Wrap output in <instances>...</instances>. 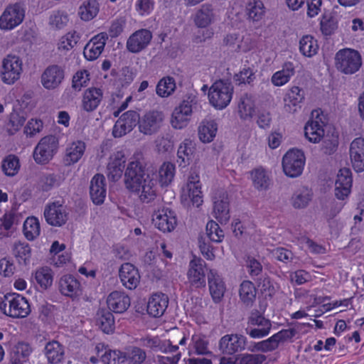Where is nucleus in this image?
I'll return each instance as SVG.
<instances>
[{"instance_id": "obj_1", "label": "nucleus", "mask_w": 364, "mask_h": 364, "mask_svg": "<svg viewBox=\"0 0 364 364\" xmlns=\"http://www.w3.org/2000/svg\"><path fill=\"white\" fill-rule=\"evenodd\" d=\"M141 159V153L134 154L125 171L124 182L129 191L135 193L141 201L149 203L156 196L157 182L154 176L145 173Z\"/></svg>"}, {"instance_id": "obj_2", "label": "nucleus", "mask_w": 364, "mask_h": 364, "mask_svg": "<svg viewBox=\"0 0 364 364\" xmlns=\"http://www.w3.org/2000/svg\"><path fill=\"white\" fill-rule=\"evenodd\" d=\"M0 310L6 316L14 318H26L31 312L28 300L16 293L4 295L0 303Z\"/></svg>"}, {"instance_id": "obj_3", "label": "nucleus", "mask_w": 364, "mask_h": 364, "mask_svg": "<svg viewBox=\"0 0 364 364\" xmlns=\"http://www.w3.org/2000/svg\"><path fill=\"white\" fill-rule=\"evenodd\" d=\"M26 6L22 2L9 4L0 14V31L7 32L19 26L26 16Z\"/></svg>"}, {"instance_id": "obj_4", "label": "nucleus", "mask_w": 364, "mask_h": 364, "mask_svg": "<svg viewBox=\"0 0 364 364\" xmlns=\"http://www.w3.org/2000/svg\"><path fill=\"white\" fill-rule=\"evenodd\" d=\"M233 87L224 80L215 81L209 88L208 97L210 104L216 109H225L232 98Z\"/></svg>"}, {"instance_id": "obj_5", "label": "nucleus", "mask_w": 364, "mask_h": 364, "mask_svg": "<svg viewBox=\"0 0 364 364\" xmlns=\"http://www.w3.org/2000/svg\"><path fill=\"white\" fill-rule=\"evenodd\" d=\"M23 72V60L19 55L8 54L3 58L1 80L4 84L9 85L15 84L21 79Z\"/></svg>"}, {"instance_id": "obj_6", "label": "nucleus", "mask_w": 364, "mask_h": 364, "mask_svg": "<svg viewBox=\"0 0 364 364\" xmlns=\"http://www.w3.org/2000/svg\"><path fill=\"white\" fill-rule=\"evenodd\" d=\"M336 66L346 75H352L359 70L362 65V58L358 51L351 48L338 50L335 56Z\"/></svg>"}, {"instance_id": "obj_7", "label": "nucleus", "mask_w": 364, "mask_h": 364, "mask_svg": "<svg viewBox=\"0 0 364 364\" xmlns=\"http://www.w3.org/2000/svg\"><path fill=\"white\" fill-rule=\"evenodd\" d=\"M306 162L304 153L298 149H291L282 157V169L289 178H296L301 175Z\"/></svg>"}, {"instance_id": "obj_8", "label": "nucleus", "mask_w": 364, "mask_h": 364, "mask_svg": "<svg viewBox=\"0 0 364 364\" xmlns=\"http://www.w3.org/2000/svg\"><path fill=\"white\" fill-rule=\"evenodd\" d=\"M59 141L56 136L48 135L43 137L33 150V159L38 164L48 163L56 154Z\"/></svg>"}, {"instance_id": "obj_9", "label": "nucleus", "mask_w": 364, "mask_h": 364, "mask_svg": "<svg viewBox=\"0 0 364 364\" xmlns=\"http://www.w3.org/2000/svg\"><path fill=\"white\" fill-rule=\"evenodd\" d=\"M202 185L200 177L196 173H191L187 182L181 188V200L184 202H191L193 206L198 208L203 203Z\"/></svg>"}, {"instance_id": "obj_10", "label": "nucleus", "mask_w": 364, "mask_h": 364, "mask_svg": "<svg viewBox=\"0 0 364 364\" xmlns=\"http://www.w3.org/2000/svg\"><path fill=\"white\" fill-rule=\"evenodd\" d=\"M193 114V100H184L176 107L171 114V124L175 129H182L188 126Z\"/></svg>"}, {"instance_id": "obj_11", "label": "nucleus", "mask_w": 364, "mask_h": 364, "mask_svg": "<svg viewBox=\"0 0 364 364\" xmlns=\"http://www.w3.org/2000/svg\"><path fill=\"white\" fill-rule=\"evenodd\" d=\"M126 161V154L123 149L117 148L111 153L107 166V175L109 180L117 181L121 178Z\"/></svg>"}, {"instance_id": "obj_12", "label": "nucleus", "mask_w": 364, "mask_h": 364, "mask_svg": "<svg viewBox=\"0 0 364 364\" xmlns=\"http://www.w3.org/2000/svg\"><path fill=\"white\" fill-rule=\"evenodd\" d=\"M43 215L46 223L54 227H61L68 220L67 208L59 201L47 204L44 209Z\"/></svg>"}, {"instance_id": "obj_13", "label": "nucleus", "mask_w": 364, "mask_h": 364, "mask_svg": "<svg viewBox=\"0 0 364 364\" xmlns=\"http://www.w3.org/2000/svg\"><path fill=\"white\" fill-rule=\"evenodd\" d=\"M152 223L154 227L160 231L170 232L175 229L177 220L173 211L163 207L154 211L152 215Z\"/></svg>"}, {"instance_id": "obj_14", "label": "nucleus", "mask_w": 364, "mask_h": 364, "mask_svg": "<svg viewBox=\"0 0 364 364\" xmlns=\"http://www.w3.org/2000/svg\"><path fill=\"white\" fill-rule=\"evenodd\" d=\"M65 78L64 69L58 65L48 66L41 75V83L47 90H54L60 87Z\"/></svg>"}, {"instance_id": "obj_15", "label": "nucleus", "mask_w": 364, "mask_h": 364, "mask_svg": "<svg viewBox=\"0 0 364 364\" xmlns=\"http://www.w3.org/2000/svg\"><path fill=\"white\" fill-rule=\"evenodd\" d=\"M163 121L164 114L161 112L149 111L141 117H139V130L144 134L151 135L158 132Z\"/></svg>"}, {"instance_id": "obj_16", "label": "nucleus", "mask_w": 364, "mask_h": 364, "mask_svg": "<svg viewBox=\"0 0 364 364\" xmlns=\"http://www.w3.org/2000/svg\"><path fill=\"white\" fill-rule=\"evenodd\" d=\"M248 326H254L247 333L252 338H261L267 336L271 330L272 323L257 311H252L248 318Z\"/></svg>"}, {"instance_id": "obj_17", "label": "nucleus", "mask_w": 364, "mask_h": 364, "mask_svg": "<svg viewBox=\"0 0 364 364\" xmlns=\"http://www.w3.org/2000/svg\"><path fill=\"white\" fill-rule=\"evenodd\" d=\"M247 338L242 334H227L223 336L219 342V348L221 352L227 355H233L235 353L245 349Z\"/></svg>"}, {"instance_id": "obj_18", "label": "nucleus", "mask_w": 364, "mask_h": 364, "mask_svg": "<svg viewBox=\"0 0 364 364\" xmlns=\"http://www.w3.org/2000/svg\"><path fill=\"white\" fill-rule=\"evenodd\" d=\"M138 120L139 114L135 111L129 110L122 114L113 127V136L119 138L130 132L138 123Z\"/></svg>"}, {"instance_id": "obj_19", "label": "nucleus", "mask_w": 364, "mask_h": 364, "mask_svg": "<svg viewBox=\"0 0 364 364\" xmlns=\"http://www.w3.org/2000/svg\"><path fill=\"white\" fill-rule=\"evenodd\" d=\"M205 263L198 257H194L189 262L187 277L190 284L196 288L205 285Z\"/></svg>"}, {"instance_id": "obj_20", "label": "nucleus", "mask_w": 364, "mask_h": 364, "mask_svg": "<svg viewBox=\"0 0 364 364\" xmlns=\"http://www.w3.org/2000/svg\"><path fill=\"white\" fill-rule=\"evenodd\" d=\"M324 122L322 117L316 112H312V117L306 122L304 127V135L309 141L317 144L325 136Z\"/></svg>"}, {"instance_id": "obj_21", "label": "nucleus", "mask_w": 364, "mask_h": 364, "mask_svg": "<svg viewBox=\"0 0 364 364\" xmlns=\"http://www.w3.org/2000/svg\"><path fill=\"white\" fill-rule=\"evenodd\" d=\"M108 35L105 32L100 33L93 36L85 45L83 55L87 60L97 59L105 49Z\"/></svg>"}, {"instance_id": "obj_22", "label": "nucleus", "mask_w": 364, "mask_h": 364, "mask_svg": "<svg viewBox=\"0 0 364 364\" xmlns=\"http://www.w3.org/2000/svg\"><path fill=\"white\" fill-rule=\"evenodd\" d=\"M294 335L295 331L294 329H283L274 334L268 339L257 343L255 348L263 352L273 350L278 347L279 343L291 339Z\"/></svg>"}, {"instance_id": "obj_23", "label": "nucleus", "mask_w": 364, "mask_h": 364, "mask_svg": "<svg viewBox=\"0 0 364 364\" xmlns=\"http://www.w3.org/2000/svg\"><path fill=\"white\" fill-rule=\"evenodd\" d=\"M192 19L197 28H205L216 21L217 15L211 4H204L192 15Z\"/></svg>"}, {"instance_id": "obj_24", "label": "nucleus", "mask_w": 364, "mask_h": 364, "mask_svg": "<svg viewBox=\"0 0 364 364\" xmlns=\"http://www.w3.org/2000/svg\"><path fill=\"white\" fill-rule=\"evenodd\" d=\"M152 33L147 29H139L132 33L127 41V50L137 53L144 50L150 43Z\"/></svg>"}, {"instance_id": "obj_25", "label": "nucleus", "mask_w": 364, "mask_h": 364, "mask_svg": "<svg viewBox=\"0 0 364 364\" xmlns=\"http://www.w3.org/2000/svg\"><path fill=\"white\" fill-rule=\"evenodd\" d=\"M179 166L186 167L197 160L196 144L191 139H185L179 145L177 151Z\"/></svg>"}, {"instance_id": "obj_26", "label": "nucleus", "mask_w": 364, "mask_h": 364, "mask_svg": "<svg viewBox=\"0 0 364 364\" xmlns=\"http://www.w3.org/2000/svg\"><path fill=\"white\" fill-rule=\"evenodd\" d=\"M106 303L109 311L122 314L130 306L131 300L124 291H114L107 296Z\"/></svg>"}, {"instance_id": "obj_27", "label": "nucleus", "mask_w": 364, "mask_h": 364, "mask_svg": "<svg viewBox=\"0 0 364 364\" xmlns=\"http://www.w3.org/2000/svg\"><path fill=\"white\" fill-rule=\"evenodd\" d=\"M352 181L350 169H340L335 182V196L338 199L344 200L349 196L351 191Z\"/></svg>"}, {"instance_id": "obj_28", "label": "nucleus", "mask_w": 364, "mask_h": 364, "mask_svg": "<svg viewBox=\"0 0 364 364\" xmlns=\"http://www.w3.org/2000/svg\"><path fill=\"white\" fill-rule=\"evenodd\" d=\"M223 44L230 50L246 53L251 50L250 40L239 33L233 31L227 33L223 38Z\"/></svg>"}, {"instance_id": "obj_29", "label": "nucleus", "mask_w": 364, "mask_h": 364, "mask_svg": "<svg viewBox=\"0 0 364 364\" xmlns=\"http://www.w3.org/2000/svg\"><path fill=\"white\" fill-rule=\"evenodd\" d=\"M213 215L221 224L226 223L230 218L228 196L220 193L213 198Z\"/></svg>"}, {"instance_id": "obj_30", "label": "nucleus", "mask_w": 364, "mask_h": 364, "mask_svg": "<svg viewBox=\"0 0 364 364\" xmlns=\"http://www.w3.org/2000/svg\"><path fill=\"white\" fill-rule=\"evenodd\" d=\"M119 277L122 285L128 289H134L140 282L138 269L130 263L122 264L119 270Z\"/></svg>"}, {"instance_id": "obj_31", "label": "nucleus", "mask_w": 364, "mask_h": 364, "mask_svg": "<svg viewBox=\"0 0 364 364\" xmlns=\"http://www.w3.org/2000/svg\"><path fill=\"white\" fill-rule=\"evenodd\" d=\"M86 149V144L82 140H75L67 144L65 149L63 163L65 166H71L77 163Z\"/></svg>"}, {"instance_id": "obj_32", "label": "nucleus", "mask_w": 364, "mask_h": 364, "mask_svg": "<svg viewBox=\"0 0 364 364\" xmlns=\"http://www.w3.org/2000/svg\"><path fill=\"white\" fill-rule=\"evenodd\" d=\"M208 287L211 297L215 303L220 302L224 296L226 287L222 277L214 269L208 274Z\"/></svg>"}, {"instance_id": "obj_33", "label": "nucleus", "mask_w": 364, "mask_h": 364, "mask_svg": "<svg viewBox=\"0 0 364 364\" xmlns=\"http://www.w3.org/2000/svg\"><path fill=\"white\" fill-rule=\"evenodd\" d=\"M90 194L92 202L96 205L103 203L106 198L105 178L102 174H96L90 181Z\"/></svg>"}, {"instance_id": "obj_34", "label": "nucleus", "mask_w": 364, "mask_h": 364, "mask_svg": "<svg viewBox=\"0 0 364 364\" xmlns=\"http://www.w3.org/2000/svg\"><path fill=\"white\" fill-rule=\"evenodd\" d=\"M350 157L354 169L357 172L364 171V139L358 137L350 144Z\"/></svg>"}, {"instance_id": "obj_35", "label": "nucleus", "mask_w": 364, "mask_h": 364, "mask_svg": "<svg viewBox=\"0 0 364 364\" xmlns=\"http://www.w3.org/2000/svg\"><path fill=\"white\" fill-rule=\"evenodd\" d=\"M60 293L70 298H75L82 294V287L80 282L72 275H64L59 280Z\"/></svg>"}, {"instance_id": "obj_36", "label": "nucleus", "mask_w": 364, "mask_h": 364, "mask_svg": "<svg viewBox=\"0 0 364 364\" xmlns=\"http://www.w3.org/2000/svg\"><path fill=\"white\" fill-rule=\"evenodd\" d=\"M102 98L103 92L101 89L97 87L88 88L82 95V108L86 112H92L98 107Z\"/></svg>"}, {"instance_id": "obj_37", "label": "nucleus", "mask_w": 364, "mask_h": 364, "mask_svg": "<svg viewBox=\"0 0 364 364\" xmlns=\"http://www.w3.org/2000/svg\"><path fill=\"white\" fill-rule=\"evenodd\" d=\"M140 345L144 348L164 353H174L178 349V346H173L169 340L161 341L158 337H143L140 339Z\"/></svg>"}, {"instance_id": "obj_38", "label": "nucleus", "mask_w": 364, "mask_h": 364, "mask_svg": "<svg viewBox=\"0 0 364 364\" xmlns=\"http://www.w3.org/2000/svg\"><path fill=\"white\" fill-rule=\"evenodd\" d=\"M168 304V296L162 293L153 294L147 304V312L153 317H159L164 314Z\"/></svg>"}, {"instance_id": "obj_39", "label": "nucleus", "mask_w": 364, "mask_h": 364, "mask_svg": "<svg viewBox=\"0 0 364 364\" xmlns=\"http://www.w3.org/2000/svg\"><path fill=\"white\" fill-rule=\"evenodd\" d=\"M218 132V124L214 119H205L198 127V135L200 141L204 144L210 143L214 140Z\"/></svg>"}, {"instance_id": "obj_40", "label": "nucleus", "mask_w": 364, "mask_h": 364, "mask_svg": "<svg viewBox=\"0 0 364 364\" xmlns=\"http://www.w3.org/2000/svg\"><path fill=\"white\" fill-rule=\"evenodd\" d=\"M295 65L292 62H285L282 69L275 72L271 77V82L276 87H282L287 84L295 75Z\"/></svg>"}, {"instance_id": "obj_41", "label": "nucleus", "mask_w": 364, "mask_h": 364, "mask_svg": "<svg viewBox=\"0 0 364 364\" xmlns=\"http://www.w3.org/2000/svg\"><path fill=\"white\" fill-rule=\"evenodd\" d=\"M304 91L298 86L291 87L284 97V108L289 112L294 113L297 110L299 105L304 100Z\"/></svg>"}, {"instance_id": "obj_42", "label": "nucleus", "mask_w": 364, "mask_h": 364, "mask_svg": "<svg viewBox=\"0 0 364 364\" xmlns=\"http://www.w3.org/2000/svg\"><path fill=\"white\" fill-rule=\"evenodd\" d=\"M237 112L242 120L252 119L255 112V102L253 96L248 94L241 96L237 105Z\"/></svg>"}, {"instance_id": "obj_43", "label": "nucleus", "mask_w": 364, "mask_h": 364, "mask_svg": "<svg viewBox=\"0 0 364 364\" xmlns=\"http://www.w3.org/2000/svg\"><path fill=\"white\" fill-rule=\"evenodd\" d=\"M95 350L103 364H122V352L111 350L102 343L97 344Z\"/></svg>"}, {"instance_id": "obj_44", "label": "nucleus", "mask_w": 364, "mask_h": 364, "mask_svg": "<svg viewBox=\"0 0 364 364\" xmlns=\"http://www.w3.org/2000/svg\"><path fill=\"white\" fill-rule=\"evenodd\" d=\"M31 353V348L28 344L18 343L14 346L10 353L11 364H28V357Z\"/></svg>"}, {"instance_id": "obj_45", "label": "nucleus", "mask_w": 364, "mask_h": 364, "mask_svg": "<svg viewBox=\"0 0 364 364\" xmlns=\"http://www.w3.org/2000/svg\"><path fill=\"white\" fill-rule=\"evenodd\" d=\"M99 11L100 4L97 0H86L79 6L77 14L81 20L89 21L97 16Z\"/></svg>"}, {"instance_id": "obj_46", "label": "nucleus", "mask_w": 364, "mask_h": 364, "mask_svg": "<svg viewBox=\"0 0 364 364\" xmlns=\"http://www.w3.org/2000/svg\"><path fill=\"white\" fill-rule=\"evenodd\" d=\"M63 346L58 341L48 342L45 347V355L49 363H58L64 357Z\"/></svg>"}, {"instance_id": "obj_47", "label": "nucleus", "mask_w": 364, "mask_h": 364, "mask_svg": "<svg viewBox=\"0 0 364 364\" xmlns=\"http://www.w3.org/2000/svg\"><path fill=\"white\" fill-rule=\"evenodd\" d=\"M312 198V191L307 187L298 188L291 196V204L294 208L301 209L306 208Z\"/></svg>"}, {"instance_id": "obj_48", "label": "nucleus", "mask_w": 364, "mask_h": 364, "mask_svg": "<svg viewBox=\"0 0 364 364\" xmlns=\"http://www.w3.org/2000/svg\"><path fill=\"white\" fill-rule=\"evenodd\" d=\"M80 38V35L75 31L66 33L57 43L58 50L61 53H66L77 45Z\"/></svg>"}, {"instance_id": "obj_49", "label": "nucleus", "mask_w": 364, "mask_h": 364, "mask_svg": "<svg viewBox=\"0 0 364 364\" xmlns=\"http://www.w3.org/2000/svg\"><path fill=\"white\" fill-rule=\"evenodd\" d=\"M146 358V352L139 347H131L122 352V364H142Z\"/></svg>"}, {"instance_id": "obj_50", "label": "nucleus", "mask_w": 364, "mask_h": 364, "mask_svg": "<svg viewBox=\"0 0 364 364\" xmlns=\"http://www.w3.org/2000/svg\"><path fill=\"white\" fill-rule=\"evenodd\" d=\"M251 180L254 187L258 191L267 190L270 185V178L267 171L262 168L250 172Z\"/></svg>"}, {"instance_id": "obj_51", "label": "nucleus", "mask_w": 364, "mask_h": 364, "mask_svg": "<svg viewBox=\"0 0 364 364\" xmlns=\"http://www.w3.org/2000/svg\"><path fill=\"white\" fill-rule=\"evenodd\" d=\"M35 282L43 289L51 287L53 281V273L50 268L43 267L38 268L33 274Z\"/></svg>"}, {"instance_id": "obj_52", "label": "nucleus", "mask_w": 364, "mask_h": 364, "mask_svg": "<svg viewBox=\"0 0 364 364\" xmlns=\"http://www.w3.org/2000/svg\"><path fill=\"white\" fill-rule=\"evenodd\" d=\"M23 232L28 240L36 239L41 233V225L38 219L34 216L28 217L23 223Z\"/></svg>"}, {"instance_id": "obj_53", "label": "nucleus", "mask_w": 364, "mask_h": 364, "mask_svg": "<svg viewBox=\"0 0 364 364\" xmlns=\"http://www.w3.org/2000/svg\"><path fill=\"white\" fill-rule=\"evenodd\" d=\"M13 254L20 264L26 265L31 258V249L28 243L18 241L14 245Z\"/></svg>"}, {"instance_id": "obj_54", "label": "nucleus", "mask_w": 364, "mask_h": 364, "mask_svg": "<svg viewBox=\"0 0 364 364\" xmlns=\"http://www.w3.org/2000/svg\"><path fill=\"white\" fill-rule=\"evenodd\" d=\"M318 50L317 41L311 36H303L299 41V51L308 58L315 55Z\"/></svg>"}, {"instance_id": "obj_55", "label": "nucleus", "mask_w": 364, "mask_h": 364, "mask_svg": "<svg viewBox=\"0 0 364 364\" xmlns=\"http://www.w3.org/2000/svg\"><path fill=\"white\" fill-rule=\"evenodd\" d=\"M97 317V325L105 333H110L114 329V318L113 314L107 310L99 311Z\"/></svg>"}, {"instance_id": "obj_56", "label": "nucleus", "mask_w": 364, "mask_h": 364, "mask_svg": "<svg viewBox=\"0 0 364 364\" xmlns=\"http://www.w3.org/2000/svg\"><path fill=\"white\" fill-rule=\"evenodd\" d=\"M175 80L169 76L161 78L156 85V92L161 97H168L176 90Z\"/></svg>"}, {"instance_id": "obj_57", "label": "nucleus", "mask_w": 364, "mask_h": 364, "mask_svg": "<svg viewBox=\"0 0 364 364\" xmlns=\"http://www.w3.org/2000/svg\"><path fill=\"white\" fill-rule=\"evenodd\" d=\"M240 298L246 305L253 302L256 297V289L254 284L250 281H244L240 284L239 290Z\"/></svg>"}, {"instance_id": "obj_58", "label": "nucleus", "mask_w": 364, "mask_h": 364, "mask_svg": "<svg viewBox=\"0 0 364 364\" xmlns=\"http://www.w3.org/2000/svg\"><path fill=\"white\" fill-rule=\"evenodd\" d=\"M1 167L5 175L14 176L20 169L19 159L14 155H9L3 160Z\"/></svg>"}, {"instance_id": "obj_59", "label": "nucleus", "mask_w": 364, "mask_h": 364, "mask_svg": "<svg viewBox=\"0 0 364 364\" xmlns=\"http://www.w3.org/2000/svg\"><path fill=\"white\" fill-rule=\"evenodd\" d=\"M175 165L171 162H164L159 170V182L161 186H168L175 176Z\"/></svg>"}, {"instance_id": "obj_60", "label": "nucleus", "mask_w": 364, "mask_h": 364, "mask_svg": "<svg viewBox=\"0 0 364 364\" xmlns=\"http://www.w3.org/2000/svg\"><path fill=\"white\" fill-rule=\"evenodd\" d=\"M69 21L68 13L62 10L53 11L49 17V24L56 29H62L67 26Z\"/></svg>"}, {"instance_id": "obj_61", "label": "nucleus", "mask_w": 364, "mask_h": 364, "mask_svg": "<svg viewBox=\"0 0 364 364\" xmlns=\"http://www.w3.org/2000/svg\"><path fill=\"white\" fill-rule=\"evenodd\" d=\"M26 121V117L22 113L14 110L9 114V122L6 124L8 132L11 134L17 132L23 125Z\"/></svg>"}, {"instance_id": "obj_62", "label": "nucleus", "mask_w": 364, "mask_h": 364, "mask_svg": "<svg viewBox=\"0 0 364 364\" xmlns=\"http://www.w3.org/2000/svg\"><path fill=\"white\" fill-rule=\"evenodd\" d=\"M90 80V75L87 70L77 71L72 80V87L77 91H80L82 87L88 85Z\"/></svg>"}, {"instance_id": "obj_63", "label": "nucleus", "mask_w": 364, "mask_h": 364, "mask_svg": "<svg viewBox=\"0 0 364 364\" xmlns=\"http://www.w3.org/2000/svg\"><path fill=\"white\" fill-rule=\"evenodd\" d=\"M247 14L249 18L253 21H259L264 14L263 3L261 1L250 2L247 6Z\"/></svg>"}, {"instance_id": "obj_64", "label": "nucleus", "mask_w": 364, "mask_h": 364, "mask_svg": "<svg viewBox=\"0 0 364 364\" xmlns=\"http://www.w3.org/2000/svg\"><path fill=\"white\" fill-rule=\"evenodd\" d=\"M206 234L209 239L215 242H220L224 238V232L219 225L210 220L206 225Z\"/></svg>"}]
</instances>
